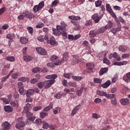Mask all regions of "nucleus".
I'll return each instance as SVG.
<instances>
[{
  "label": "nucleus",
  "mask_w": 130,
  "mask_h": 130,
  "mask_svg": "<svg viewBox=\"0 0 130 130\" xmlns=\"http://www.w3.org/2000/svg\"><path fill=\"white\" fill-rule=\"evenodd\" d=\"M32 94H34V89H28L26 93V97H30V96H31Z\"/></svg>",
  "instance_id": "nucleus-22"
},
{
  "label": "nucleus",
  "mask_w": 130,
  "mask_h": 130,
  "mask_svg": "<svg viewBox=\"0 0 130 130\" xmlns=\"http://www.w3.org/2000/svg\"><path fill=\"white\" fill-rule=\"evenodd\" d=\"M31 107V105L29 103H27L26 105V106L24 107L23 111L24 112H26L27 111H29V109Z\"/></svg>",
  "instance_id": "nucleus-37"
},
{
  "label": "nucleus",
  "mask_w": 130,
  "mask_h": 130,
  "mask_svg": "<svg viewBox=\"0 0 130 130\" xmlns=\"http://www.w3.org/2000/svg\"><path fill=\"white\" fill-rule=\"evenodd\" d=\"M27 29L28 31V33H29V34H33V27L28 26L27 27Z\"/></svg>",
  "instance_id": "nucleus-51"
},
{
  "label": "nucleus",
  "mask_w": 130,
  "mask_h": 130,
  "mask_svg": "<svg viewBox=\"0 0 130 130\" xmlns=\"http://www.w3.org/2000/svg\"><path fill=\"white\" fill-rule=\"evenodd\" d=\"M3 127V130H10V123L8 122H4L2 124Z\"/></svg>",
  "instance_id": "nucleus-11"
},
{
  "label": "nucleus",
  "mask_w": 130,
  "mask_h": 130,
  "mask_svg": "<svg viewBox=\"0 0 130 130\" xmlns=\"http://www.w3.org/2000/svg\"><path fill=\"white\" fill-rule=\"evenodd\" d=\"M106 98H107L108 99H113V98H114V97H115V94H107V93H106Z\"/></svg>",
  "instance_id": "nucleus-33"
},
{
  "label": "nucleus",
  "mask_w": 130,
  "mask_h": 130,
  "mask_svg": "<svg viewBox=\"0 0 130 130\" xmlns=\"http://www.w3.org/2000/svg\"><path fill=\"white\" fill-rule=\"evenodd\" d=\"M6 60H8V61H15V57L12 56H7L6 57Z\"/></svg>",
  "instance_id": "nucleus-40"
},
{
  "label": "nucleus",
  "mask_w": 130,
  "mask_h": 130,
  "mask_svg": "<svg viewBox=\"0 0 130 130\" xmlns=\"http://www.w3.org/2000/svg\"><path fill=\"white\" fill-rule=\"evenodd\" d=\"M106 30H107V28H106V26L102 27L96 30V34H102V33H104Z\"/></svg>",
  "instance_id": "nucleus-16"
},
{
  "label": "nucleus",
  "mask_w": 130,
  "mask_h": 130,
  "mask_svg": "<svg viewBox=\"0 0 130 130\" xmlns=\"http://www.w3.org/2000/svg\"><path fill=\"white\" fill-rule=\"evenodd\" d=\"M44 83L45 85V88L48 89V88H50L53 84H54V80H48L44 81Z\"/></svg>",
  "instance_id": "nucleus-5"
},
{
  "label": "nucleus",
  "mask_w": 130,
  "mask_h": 130,
  "mask_svg": "<svg viewBox=\"0 0 130 130\" xmlns=\"http://www.w3.org/2000/svg\"><path fill=\"white\" fill-rule=\"evenodd\" d=\"M93 82L95 83L101 84V82H102V80H101V79H100V78H94Z\"/></svg>",
  "instance_id": "nucleus-48"
},
{
  "label": "nucleus",
  "mask_w": 130,
  "mask_h": 130,
  "mask_svg": "<svg viewBox=\"0 0 130 130\" xmlns=\"http://www.w3.org/2000/svg\"><path fill=\"white\" fill-rule=\"evenodd\" d=\"M58 3V0H55L51 4V7H56L57 6V4Z\"/></svg>",
  "instance_id": "nucleus-55"
},
{
  "label": "nucleus",
  "mask_w": 130,
  "mask_h": 130,
  "mask_svg": "<svg viewBox=\"0 0 130 130\" xmlns=\"http://www.w3.org/2000/svg\"><path fill=\"white\" fill-rule=\"evenodd\" d=\"M69 85L71 86V87H74V88H76V87H78V84H77L76 82H69Z\"/></svg>",
  "instance_id": "nucleus-49"
},
{
  "label": "nucleus",
  "mask_w": 130,
  "mask_h": 130,
  "mask_svg": "<svg viewBox=\"0 0 130 130\" xmlns=\"http://www.w3.org/2000/svg\"><path fill=\"white\" fill-rule=\"evenodd\" d=\"M73 80H74V81H81V80H83V79H84V78L82 76H73L72 77Z\"/></svg>",
  "instance_id": "nucleus-25"
},
{
  "label": "nucleus",
  "mask_w": 130,
  "mask_h": 130,
  "mask_svg": "<svg viewBox=\"0 0 130 130\" xmlns=\"http://www.w3.org/2000/svg\"><path fill=\"white\" fill-rule=\"evenodd\" d=\"M116 90H117V88L116 87H113L110 89V92L113 94L116 92Z\"/></svg>",
  "instance_id": "nucleus-63"
},
{
  "label": "nucleus",
  "mask_w": 130,
  "mask_h": 130,
  "mask_svg": "<svg viewBox=\"0 0 130 130\" xmlns=\"http://www.w3.org/2000/svg\"><path fill=\"white\" fill-rule=\"evenodd\" d=\"M10 104L13 107H15L16 108H17V107H18V103H17V102H11L10 103Z\"/></svg>",
  "instance_id": "nucleus-53"
},
{
  "label": "nucleus",
  "mask_w": 130,
  "mask_h": 130,
  "mask_svg": "<svg viewBox=\"0 0 130 130\" xmlns=\"http://www.w3.org/2000/svg\"><path fill=\"white\" fill-rule=\"evenodd\" d=\"M53 31V35H55V36H57L59 33V29H57V26H56V28H52V29Z\"/></svg>",
  "instance_id": "nucleus-27"
},
{
  "label": "nucleus",
  "mask_w": 130,
  "mask_h": 130,
  "mask_svg": "<svg viewBox=\"0 0 130 130\" xmlns=\"http://www.w3.org/2000/svg\"><path fill=\"white\" fill-rule=\"evenodd\" d=\"M37 39L40 42H43L44 41V36L41 35L37 37Z\"/></svg>",
  "instance_id": "nucleus-45"
},
{
  "label": "nucleus",
  "mask_w": 130,
  "mask_h": 130,
  "mask_svg": "<svg viewBox=\"0 0 130 130\" xmlns=\"http://www.w3.org/2000/svg\"><path fill=\"white\" fill-rule=\"evenodd\" d=\"M51 61H53V62H54V61H57L58 60V58H57V57L55 55H52L51 57V58H50Z\"/></svg>",
  "instance_id": "nucleus-47"
},
{
  "label": "nucleus",
  "mask_w": 130,
  "mask_h": 130,
  "mask_svg": "<svg viewBox=\"0 0 130 130\" xmlns=\"http://www.w3.org/2000/svg\"><path fill=\"white\" fill-rule=\"evenodd\" d=\"M101 4H102V2L100 0L96 1L95 2V7H98L101 6Z\"/></svg>",
  "instance_id": "nucleus-50"
},
{
  "label": "nucleus",
  "mask_w": 130,
  "mask_h": 130,
  "mask_svg": "<svg viewBox=\"0 0 130 130\" xmlns=\"http://www.w3.org/2000/svg\"><path fill=\"white\" fill-rule=\"evenodd\" d=\"M47 43H49L51 45H55L56 44V41L53 37H51L50 40L47 41Z\"/></svg>",
  "instance_id": "nucleus-15"
},
{
  "label": "nucleus",
  "mask_w": 130,
  "mask_h": 130,
  "mask_svg": "<svg viewBox=\"0 0 130 130\" xmlns=\"http://www.w3.org/2000/svg\"><path fill=\"white\" fill-rule=\"evenodd\" d=\"M106 10L107 12H109V14L113 17V18H115V21L119 25H120V22H119V21L117 19V17H116V15H115V14L114 12H113V11H112V9H111V7H110V5L109 4H106Z\"/></svg>",
  "instance_id": "nucleus-1"
},
{
  "label": "nucleus",
  "mask_w": 130,
  "mask_h": 130,
  "mask_svg": "<svg viewBox=\"0 0 130 130\" xmlns=\"http://www.w3.org/2000/svg\"><path fill=\"white\" fill-rule=\"evenodd\" d=\"M36 49L37 52L39 53V54H41V55H46V54H47L46 50L42 47H38L36 48Z\"/></svg>",
  "instance_id": "nucleus-4"
},
{
  "label": "nucleus",
  "mask_w": 130,
  "mask_h": 130,
  "mask_svg": "<svg viewBox=\"0 0 130 130\" xmlns=\"http://www.w3.org/2000/svg\"><path fill=\"white\" fill-rule=\"evenodd\" d=\"M38 82V79H36V78H34L31 79L30 81L31 84H36Z\"/></svg>",
  "instance_id": "nucleus-61"
},
{
  "label": "nucleus",
  "mask_w": 130,
  "mask_h": 130,
  "mask_svg": "<svg viewBox=\"0 0 130 130\" xmlns=\"http://www.w3.org/2000/svg\"><path fill=\"white\" fill-rule=\"evenodd\" d=\"M68 56H69V53L68 52H66L63 54L62 61H67L68 60Z\"/></svg>",
  "instance_id": "nucleus-34"
},
{
  "label": "nucleus",
  "mask_w": 130,
  "mask_h": 130,
  "mask_svg": "<svg viewBox=\"0 0 130 130\" xmlns=\"http://www.w3.org/2000/svg\"><path fill=\"white\" fill-rule=\"evenodd\" d=\"M43 128H44V129H47V127L49 126L48 123H46L45 121H43Z\"/></svg>",
  "instance_id": "nucleus-41"
},
{
  "label": "nucleus",
  "mask_w": 130,
  "mask_h": 130,
  "mask_svg": "<svg viewBox=\"0 0 130 130\" xmlns=\"http://www.w3.org/2000/svg\"><path fill=\"white\" fill-rule=\"evenodd\" d=\"M124 82L126 83H129L130 82V72L125 74L123 78Z\"/></svg>",
  "instance_id": "nucleus-14"
},
{
  "label": "nucleus",
  "mask_w": 130,
  "mask_h": 130,
  "mask_svg": "<svg viewBox=\"0 0 130 130\" xmlns=\"http://www.w3.org/2000/svg\"><path fill=\"white\" fill-rule=\"evenodd\" d=\"M33 109L34 111H38L39 110H41V109H42V107H41L40 106H39L38 107H35Z\"/></svg>",
  "instance_id": "nucleus-56"
},
{
  "label": "nucleus",
  "mask_w": 130,
  "mask_h": 130,
  "mask_svg": "<svg viewBox=\"0 0 130 130\" xmlns=\"http://www.w3.org/2000/svg\"><path fill=\"white\" fill-rule=\"evenodd\" d=\"M107 72H108V68H102L100 71V76H103V75L106 74Z\"/></svg>",
  "instance_id": "nucleus-17"
},
{
  "label": "nucleus",
  "mask_w": 130,
  "mask_h": 130,
  "mask_svg": "<svg viewBox=\"0 0 130 130\" xmlns=\"http://www.w3.org/2000/svg\"><path fill=\"white\" fill-rule=\"evenodd\" d=\"M74 59L73 62H72V64H76V63H78L80 61V59L79 58V56L78 55H74Z\"/></svg>",
  "instance_id": "nucleus-19"
},
{
  "label": "nucleus",
  "mask_w": 130,
  "mask_h": 130,
  "mask_svg": "<svg viewBox=\"0 0 130 130\" xmlns=\"http://www.w3.org/2000/svg\"><path fill=\"white\" fill-rule=\"evenodd\" d=\"M105 27H106L107 30H108V29H111V28L113 27V22L111 20L108 21L107 24L106 25Z\"/></svg>",
  "instance_id": "nucleus-18"
},
{
  "label": "nucleus",
  "mask_w": 130,
  "mask_h": 130,
  "mask_svg": "<svg viewBox=\"0 0 130 130\" xmlns=\"http://www.w3.org/2000/svg\"><path fill=\"white\" fill-rule=\"evenodd\" d=\"M38 6L40 7V8L41 10L42 8L44 7V2L43 1L41 2L39 4Z\"/></svg>",
  "instance_id": "nucleus-60"
},
{
  "label": "nucleus",
  "mask_w": 130,
  "mask_h": 130,
  "mask_svg": "<svg viewBox=\"0 0 130 130\" xmlns=\"http://www.w3.org/2000/svg\"><path fill=\"white\" fill-rule=\"evenodd\" d=\"M9 77H10V75H7L6 76L3 77L1 79V81L2 82H6V81H7V80H8V79H9Z\"/></svg>",
  "instance_id": "nucleus-59"
},
{
  "label": "nucleus",
  "mask_w": 130,
  "mask_h": 130,
  "mask_svg": "<svg viewBox=\"0 0 130 130\" xmlns=\"http://www.w3.org/2000/svg\"><path fill=\"white\" fill-rule=\"evenodd\" d=\"M0 100H1V101H3V102L5 104H9V103H10V100H8L5 98H0Z\"/></svg>",
  "instance_id": "nucleus-38"
},
{
  "label": "nucleus",
  "mask_w": 130,
  "mask_h": 130,
  "mask_svg": "<svg viewBox=\"0 0 130 130\" xmlns=\"http://www.w3.org/2000/svg\"><path fill=\"white\" fill-rule=\"evenodd\" d=\"M90 25H92V20H89L86 22L85 23V26H90Z\"/></svg>",
  "instance_id": "nucleus-64"
},
{
  "label": "nucleus",
  "mask_w": 130,
  "mask_h": 130,
  "mask_svg": "<svg viewBox=\"0 0 130 130\" xmlns=\"http://www.w3.org/2000/svg\"><path fill=\"white\" fill-rule=\"evenodd\" d=\"M120 102L122 105L125 106L128 105L129 104V100L128 99H121L120 100Z\"/></svg>",
  "instance_id": "nucleus-9"
},
{
  "label": "nucleus",
  "mask_w": 130,
  "mask_h": 130,
  "mask_svg": "<svg viewBox=\"0 0 130 130\" xmlns=\"http://www.w3.org/2000/svg\"><path fill=\"white\" fill-rule=\"evenodd\" d=\"M105 56H106V54H105V56L104 57V59H103L104 63H106V64H108V66H109V64H110V62L109 61V60L106 58Z\"/></svg>",
  "instance_id": "nucleus-39"
},
{
  "label": "nucleus",
  "mask_w": 130,
  "mask_h": 130,
  "mask_svg": "<svg viewBox=\"0 0 130 130\" xmlns=\"http://www.w3.org/2000/svg\"><path fill=\"white\" fill-rule=\"evenodd\" d=\"M118 31H120V27L114 28L111 30V32L113 33L114 35H115V34H116V32H118Z\"/></svg>",
  "instance_id": "nucleus-31"
},
{
  "label": "nucleus",
  "mask_w": 130,
  "mask_h": 130,
  "mask_svg": "<svg viewBox=\"0 0 130 130\" xmlns=\"http://www.w3.org/2000/svg\"><path fill=\"white\" fill-rule=\"evenodd\" d=\"M6 38L8 39H10V40H13V39L14 38H15V37L13 36L11 34H8L7 36H6Z\"/></svg>",
  "instance_id": "nucleus-58"
},
{
  "label": "nucleus",
  "mask_w": 130,
  "mask_h": 130,
  "mask_svg": "<svg viewBox=\"0 0 130 130\" xmlns=\"http://www.w3.org/2000/svg\"><path fill=\"white\" fill-rule=\"evenodd\" d=\"M43 121H42V120H41V119H37L36 120V124H38V125H39L40 124H41V123H43Z\"/></svg>",
  "instance_id": "nucleus-54"
},
{
  "label": "nucleus",
  "mask_w": 130,
  "mask_h": 130,
  "mask_svg": "<svg viewBox=\"0 0 130 130\" xmlns=\"http://www.w3.org/2000/svg\"><path fill=\"white\" fill-rule=\"evenodd\" d=\"M13 97L15 99H18L19 97H20V95L19 94V93H18L17 91H15L14 93Z\"/></svg>",
  "instance_id": "nucleus-52"
},
{
  "label": "nucleus",
  "mask_w": 130,
  "mask_h": 130,
  "mask_svg": "<svg viewBox=\"0 0 130 130\" xmlns=\"http://www.w3.org/2000/svg\"><path fill=\"white\" fill-rule=\"evenodd\" d=\"M106 92L101 91L100 90H98L96 91V94L100 96H106Z\"/></svg>",
  "instance_id": "nucleus-35"
},
{
  "label": "nucleus",
  "mask_w": 130,
  "mask_h": 130,
  "mask_svg": "<svg viewBox=\"0 0 130 130\" xmlns=\"http://www.w3.org/2000/svg\"><path fill=\"white\" fill-rule=\"evenodd\" d=\"M92 18L93 19V21H94L95 23H98L100 20V17L98 14H95L92 16Z\"/></svg>",
  "instance_id": "nucleus-13"
},
{
  "label": "nucleus",
  "mask_w": 130,
  "mask_h": 130,
  "mask_svg": "<svg viewBox=\"0 0 130 130\" xmlns=\"http://www.w3.org/2000/svg\"><path fill=\"white\" fill-rule=\"evenodd\" d=\"M24 113H26V116L29 120H31V121L35 120L36 117L35 116H33V114L32 113L29 112V111L24 112Z\"/></svg>",
  "instance_id": "nucleus-7"
},
{
  "label": "nucleus",
  "mask_w": 130,
  "mask_h": 130,
  "mask_svg": "<svg viewBox=\"0 0 130 130\" xmlns=\"http://www.w3.org/2000/svg\"><path fill=\"white\" fill-rule=\"evenodd\" d=\"M81 104L78 105L77 106H76L74 109L73 110L72 113H71V115L72 116H74V115H75V114H76V113H77V112L78 111V110H79V109H80V108H81Z\"/></svg>",
  "instance_id": "nucleus-10"
},
{
  "label": "nucleus",
  "mask_w": 130,
  "mask_h": 130,
  "mask_svg": "<svg viewBox=\"0 0 130 130\" xmlns=\"http://www.w3.org/2000/svg\"><path fill=\"white\" fill-rule=\"evenodd\" d=\"M69 19L70 20H74L75 21H78V20H81V17L80 16H75L74 15L69 16Z\"/></svg>",
  "instance_id": "nucleus-24"
},
{
  "label": "nucleus",
  "mask_w": 130,
  "mask_h": 130,
  "mask_svg": "<svg viewBox=\"0 0 130 130\" xmlns=\"http://www.w3.org/2000/svg\"><path fill=\"white\" fill-rule=\"evenodd\" d=\"M25 126V122L20 121L19 123H17L16 124V128H20V127H24Z\"/></svg>",
  "instance_id": "nucleus-23"
},
{
  "label": "nucleus",
  "mask_w": 130,
  "mask_h": 130,
  "mask_svg": "<svg viewBox=\"0 0 130 130\" xmlns=\"http://www.w3.org/2000/svg\"><path fill=\"white\" fill-rule=\"evenodd\" d=\"M60 111V108L57 107V108H55V110H54L53 111V112L54 114H57L58 111Z\"/></svg>",
  "instance_id": "nucleus-62"
},
{
  "label": "nucleus",
  "mask_w": 130,
  "mask_h": 130,
  "mask_svg": "<svg viewBox=\"0 0 130 130\" xmlns=\"http://www.w3.org/2000/svg\"><path fill=\"white\" fill-rule=\"evenodd\" d=\"M20 42L22 44H26V43H28V39L25 37L20 38Z\"/></svg>",
  "instance_id": "nucleus-28"
},
{
  "label": "nucleus",
  "mask_w": 130,
  "mask_h": 130,
  "mask_svg": "<svg viewBox=\"0 0 130 130\" xmlns=\"http://www.w3.org/2000/svg\"><path fill=\"white\" fill-rule=\"evenodd\" d=\"M44 23L42 22H39L38 23V24L36 26V27L37 29H39L40 28H42L43 27H44Z\"/></svg>",
  "instance_id": "nucleus-42"
},
{
  "label": "nucleus",
  "mask_w": 130,
  "mask_h": 130,
  "mask_svg": "<svg viewBox=\"0 0 130 130\" xmlns=\"http://www.w3.org/2000/svg\"><path fill=\"white\" fill-rule=\"evenodd\" d=\"M23 15H24V17L25 18H27V19H33V18H35V15H34V14L31 12L26 11L23 13Z\"/></svg>",
  "instance_id": "nucleus-6"
},
{
  "label": "nucleus",
  "mask_w": 130,
  "mask_h": 130,
  "mask_svg": "<svg viewBox=\"0 0 130 130\" xmlns=\"http://www.w3.org/2000/svg\"><path fill=\"white\" fill-rule=\"evenodd\" d=\"M111 103L114 106H116L117 105V101H116V98H114V99H112L111 100Z\"/></svg>",
  "instance_id": "nucleus-44"
},
{
  "label": "nucleus",
  "mask_w": 130,
  "mask_h": 130,
  "mask_svg": "<svg viewBox=\"0 0 130 130\" xmlns=\"http://www.w3.org/2000/svg\"><path fill=\"white\" fill-rule=\"evenodd\" d=\"M45 83L44 82H40L38 83V87L39 88V89H42L43 88V86H44Z\"/></svg>",
  "instance_id": "nucleus-46"
},
{
  "label": "nucleus",
  "mask_w": 130,
  "mask_h": 130,
  "mask_svg": "<svg viewBox=\"0 0 130 130\" xmlns=\"http://www.w3.org/2000/svg\"><path fill=\"white\" fill-rule=\"evenodd\" d=\"M114 66H123L126 64V61H123L122 62H115L113 63Z\"/></svg>",
  "instance_id": "nucleus-29"
},
{
  "label": "nucleus",
  "mask_w": 130,
  "mask_h": 130,
  "mask_svg": "<svg viewBox=\"0 0 130 130\" xmlns=\"http://www.w3.org/2000/svg\"><path fill=\"white\" fill-rule=\"evenodd\" d=\"M4 110L6 112H12L13 108L11 106H4Z\"/></svg>",
  "instance_id": "nucleus-21"
},
{
  "label": "nucleus",
  "mask_w": 130,
  "mask_h": 130,
  "mask_svg": "<svg viewBox=\"0 0 130 130\" xmlns=\"http://www.w3.org/2000/svg\"><path fill=\"white\" fill-rule=\"evenodd\" d=\"M86 69L88 70V73H92L94 69V64L93 63H87L86 65Z\"/></svg>",
  "instance_id": "nucleus-8"
},
{
  "label": "nucleus",
  "mask_w": 130,
  "mask_h": 130,
  "mask_svg": "<svg viewBox=\"0 0 130 130\" xmlns=\"http://www.w3.org/2000/svg\"><path fill=\"white\" fill-rule=\"evenodd\" d=\"M42 70L39 67H36L32 69V73H40Z\"/></svg>",
  "instance_id": "nucleus-30"
},
{
  "label": "nucleus",
  "mask_w": 130,
  "mask_h": 130,
  "mask_svg": "<svg viewBox=\"0 0 130 130\" xmlns=\"http://www.w3.org/2000/svg\"><path fill=\"white\" fill-rule=\"evenodd\" d=\"M17 86L18 88L19 89L18 92L21 94V95H25L24 94V84H23V82H19L17 83Z\"/></svg>",
  "instance_id": "nucleus-2"
},
{
  "label": "nucleus",
  "mask_w": 130,
  "mask_h": 130,
  "mask_svg": "<svg viewBox=\"0 0 130 130\" xmlns=\"http://www.w3.org/2000/svg\"><path fill=\"white\" fill-rule=\"evenodd\" d=\"M118 49L120 51H122V52H125L126 49H124V47L122 46H120L118 47Z\"/></svg>",
  "instance_id": "nucleus-57"
},
{
  "label": "nucleus",
  "mask_w": 130,
  "mask_h": 130,
  "mask_svg": "<svg viewBox=\"0 0 130 130\" xmlns=\"http://www.w3.org/2000/svg\"><path fill=\"white\" fill-rule=\"evenodd\" d=\"M89 35L91 38H93L97 35V31H95V30H90Z\"/></svg>",
  "instance_id": "nucleus-26"
},
{
  "label": "nucleus",
  "mask_w": 130,
  "mask_h": 130,
  "mask_svg": "<svg viewBox=\"0 0 130 130\" xmlns=\"http://www.w3.org/2000/svg\"><path fill=\"white\" fill-rule=\"evenodd\" d=\"M40 10L41 9L40 8V7L38 5L35 6L33 8L34 13H35V14L38 13V12H39Z\"/></svg>",
  "instance_id": "nucleus-32"
},
{
  "label": "nucleus",
  "mask_w": 130,
  "mask_h": 130,
  "mask_svg": "<svg viewBox=\"0 0 130 130\" xmlns=\"http://www.w3.org/2000/svg\"><path fill=\"white\" fill-rule=\"evenodd\" d=\"M31 56L29 55H26L23 56V59L25 61H30L31 60Z\"/></svg>",
  "instance_id": "nucleus-43"
},
{
  "label": "nucleus",
  "mask_w": 130,
  "mask_h": 130,
  "mask_svg": "<svg viewBox=\"0 0 130 130\" xmlns=\"http://www.w3.org/2000/svg\"><path fill=\"white\" fill-rule=\"evenodd\" d=\"M60 25H57V29L59 30V31H61V32H66V31H67V29H66V27H67V24H66L64 22H61L60 23Z\"/></svg>",
  "instance_id": "nucleus-3"
},
{
  "label": "nucleus",
  "mask_w": 130,
  "mask_h": 130,
  "mask_svg": "<svg viewBox=\"0 0 130 130\" xmlns=\"http://www.w3.org/2000/svg\"><path fill=\"white\" fill-rule=\"evenodd\" d=\"M83 90H84V87H81L80 90H77V91L76 92L77 96H81V95H82L83 93Z\"/></svg>",
  "instance_id": "nucleus-36"
},
{
  "label": "nucleus",
  "mask_w": 130,
  "mask_h": 130,
  "mask_svg": "<svg viewBox=\"0 0 130 130\" xmlns=\"http://www.w3.org/2000/svg\"><path fill=\"white\" fill-rule=\"evenodd\" d=\"M110 84H111V81L110 80L107 81L105 83L102 85V87L106 89V88H108L110 86Z\"/></svg>",
  "instance_id": "nucleus-20"
},
{
  "label": "nucleus",
  "mask_w": 130,
  "mask_h": 130,
  "mask_svg": "<svg viewBox=\"0 0 130 130\" xmlns=\"http://www.w3.org/2000/svg\"><path fill=\"white\" fill-rule=\"evenodd\" d=\"M46 79H50L51 80H54V82H55V79L57 78V75L52 74L49 75L46 77Z\"/></svg>",
  "instance_id": "nucleus-12"
}]
</instances>
